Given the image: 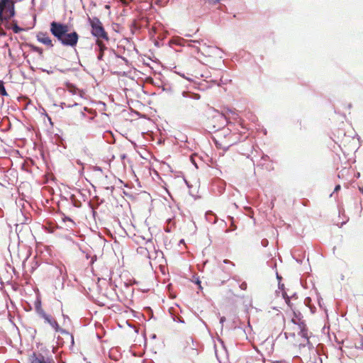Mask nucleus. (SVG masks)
I'll return each mask as SVG.
<instances>
[{"label":"nucleus","mask_w":363,"mask_h":363,"mask_svg":"<svg viewBox=\"0 0 363 363\" xmlns=\"http://www.w3.org/2000/svg\"><path fill=\"white\" fill-rule=\"evenodd\" d=\"M50 31L64 46L74 48L77 45L79 34L75 30L69 33V26L65 23L52 21L50 24Z\"/></svg>","instance_id":"f257e3e1"},{"label":"nucleus","mask_w":363,"mask_h":363,"mask_svg":"<svg viewBox=\"0 0 363 363\" xmlns=\"http://www.w3.org/2000/svg\"><path fill=\"white\" fill-rule=\"evenodd\" d=\"M212 112L213 123H218L217 127L215 125H213V128H216L215 131L224 127L230 118L235 119L238 116L237 110L230 107H223L220 111L212 108Z\"/></svg>","instance_id":"f03ea898"},{"label":"nucleus","mask_w":363,"mask_h":363,"mask_svg":"<svg viewBox=\"0 0 363 363\" xmlns=\"http://www.w3.org/2000/svg\"><path fill=\"white\" fill-rule=\"evenodd\" d=\"M88 22L91 28V33L97 39L102 38L108 40L109 38L108 33L105 30L102 23L97 17L88 18Z\"/></svg>","instance_id":"7ed1b4c3"},{"label":"nucleus","mask_w":363,"mask_h":363,"mask_svg":"<svg viewBox=\"0 0 363 363\" xmlns=\"http://www.w3.org/2000/svg\"><path fill=\"white\" fill-rule=\"evenodd\" d=\"M30 363H55L52 359L45 358L43 354H36L35 352L30 356Z\"/></svg>","instance_id":"20e7f679"},{"label":"nucleus","mask_w":363,"mask_h":363,"mask_svg":"<svg viewBox=\"0 0 363 363\" xmlns=\"http://www.w3.org/2000/svg\"><path fill=\"white\" fill-rule=\"evenodd\" d=\"M15 3L16 0H0V6H6V13H10V16H15Z\"/></svg>","instance_id":"39448f33"},{"label":"nucleus","mask_w":363,"mask_h":363,"mask_svg":"<svg viewBox=\"0 0 363 363\" xmlns=\"http://www.w3.org/2000/svg\"><path fill=\"white\" fill-rule=\"evenodd\" d=\"M36 38L38 42L45 45L49 48H52L54 46L52 40L46 33L39 32L37 34Z\"/></svg>","instance_id":"423d86ee"},{"label":"nucleus","mask_w":363,"mask_h":363,"mask_svg":"<svg viewBox=\"0 0 363 363\" xmlns=\"http://www.w3.org/2000/svg\"><path fill=\"white\" fill-rule=\"evenodd\" d=\"M40 317L44 319L45 323H48L54 330L60 329V325L50 315H48L45 312L40 315Z\"/></svg>","instance_id":"0eeeda50"},{"label":"nucleus","mask_w":363,"mask_h":363,"mask_svg":"<svg viewBox=\"0 0 363 363\" xmlns=\"http://www.w3.org/2000/svg\"><path fill=\"white\" fill-rule=\"evenodd\" d=\"M13 16H10V13H6V6H0V21L1 23H8L9 19Z\"/></svg>","instance_id":"6e6552de"},{"label":"nucleus","mask_w":363,"mask_h":363,"mask_svg":"<svg viewBox=\"0 0 363 363\" xmlns=\"http://www.w3.org/2000/svg\"><path fill=\"white\" fill-rule=\"evenodd\" d=\"M50 139V142L52 143V145H56L57 148L62 147L63 149L66 148V145L65 144V141L63 138H49Z\"/></svg>","instance_id":"1a4fd4ad"},{"label":"nucleus","mask_w":363,"mask_h":363,"mask_svg":"<svg viewBox=\"0 0 363 363\" xmlns=\"http://www.w3.org/2000/svg\"><path fill=\"white\" fill-rule=\"evenodd\" d=\"M34 306L35 312L39 316L45 313L44 310L42 308L41 299L39 296H37L34 303Z\"/></svg>","instance_id":"9d476101"},{"label":"nucleus","mask_w":363,"mask_h":363,"mask_svg":"<svg viewBox=\"0 0 363 363\" xmlns=\"http://www.w3.org/2000/svg\"><path fill=\"white\" fill-rule=\"evenodd\" d=\"M205 217L206 220L211 224H215L217 223L218 218L216 216V214L211 211H207L205 214Z\"/></svg>","instance_id":"9b49d317"},{"label":"nucleus","mask_w":363,"mask_h":363,"mask_svg":"<svg viewBox=\"0 0 363 363\" xmlns=\"http://www.w3.org/2000/svg\"><path fill=\"white\" fill-rule=\"evenodd\" d=\"M182 95L184 98H189V99H192L194 100H199L201 98V96L199 94L193 93V92L188 91H183L182 92Z\"/></svg>","instance_id":"f8f14e48"},{"label":"nucleus","mask_w":363,"mask_h":363,"mask_svg":"<svg viewBox=\"0 0 363 363\" xmlns=\"http://www.w3.org/2000/svg\"><path fill=\"white\" fill-rule=\"evenodd\" d=\"M216 147H218V148H220V149H223V150L226 151L228 150V148L233 145L234 143H235L236 142H233L231 143H229V144H227V145H222L221 143H220V141L218 140H217L216 138H212Z\"/></svg>","instance_id":"ddd939ff"},{"label":"nucleus","mask_w":363,"mask_h":363,"mask_svg":"<svg viewBox=\"0 0 363 363\" xmlns=\"http://www.w3.org/2000/svg\"><path fill=\"white\" fill-rule=\"evenodd\" d=\"M291 322L295 324V325H297L300 329V330H308L307 328V325L305 323L304 320H301L300 321H296L295 320V318H292L291 319Z\"/></svg>","instance_id":"4468645a"},{"label":"nucleus","mask_w":363,"mask_h":363,"mask_svg":"<svg viewBox=\"0 0 363 363\" xmlns=\"http://www.w3.org/2000/svg\"><path fill=\"white\" fill-rule=\"evenodd\" d=\"M227 218L229 221H230L231 223L230 226L225 230V233H230L235 230L237 229V226L234 223V218L230 216H228Z\"/></svg>","instance_id":"2eb2a0df"},{"label":"nucleus","mask_w":363,"mask_h":363,"mask_svg":"<svg viewBox=\"0 0 363 363\" xmlns=\"http://www.w3.org/2000/svg\"><path fill=\"white\" fill-rule=\"evenodd\" d=\"M307 331L308 330H300L298 335L306 340V344L310 347L312 346V345L309 340V337L308 336Z\"/></svg>","instance_id":"dca6fc26"},{"label":"nucleus","mask_w":363,"mask_h":363,"mask_svg":"<svg viewBox=\"0 0 363 363\" xmlns=\"http://www.w3.org/2000/svg\"><path fill=\"white\" fill-rule=\"evenodd\" d=\"M70 199L72 201V205L74 207L79 208L82 206V203L79 200H78L74 195H72L70 196Z\"/></svg>","instance_id":"f3484780"},{"label":"nucleus","mask_w":363,"mask_h":363,"mask_svg":"<svg viewBox=\"0 0 363 363\" xmlns=\"http://www.w3.org/2000/svg\"><path fill=\"white\" fill-rule=\"evenodd\" d=\"M311 302H312V300L310 297H306L304 300V303L306 306L309 307L310 309H311V311L312 313H313L315 311V306H311Z\"/></svg>","instance_id":"a211bd4d"},{"label":"nucleus","mask_w":363,"mask_h":363,"mask_svg":"<svg viewBox=\"0 0 363 363\" xmlns=\"http://www.w3.org/2000/svg\"><path fill=\"white\" fill-rule=\"evenodd\" d=\"M30 50L33 52H38L39 55H42L43 53V50L41 48H39L38 46H35L33 44L28 45Z\"/></svg>","instance_id":"6ab92c4d"},{"label":"nucleus","mask_w":363,"mask_h":363,"mask_svg":"<svg viewBox=\"0 0 363 363\" xmlns=\"http://www.w3.org/2000/svg\"><path fill=\"white\" fill-rule=\"evenodd\" d=\"M200 44H201L200 40H190L189 43H188V45L189 47L194 48L197 52H199V48L198 47L197 45H200Z\"/></svg>","instance_id":"aec40b11"},{"label":"nucleus","mask_w":363,"mask_h":363,"mask_svg":"<svg viewBox=\"0 0 363 363\" xmlns=\"http://www.w3.org/2000/svg\"><path fill=\"white\" fill-rule=\"evenodd\" d=\"M96 45L99 47V52H104V51L106 50V45L102 42H101L99 39L96 40Z\"/></svg>","instance_id":"412c9836"},{"label":"nucleus","mask_w":363,"mask_h":363,"mask_svg":"<svg viewBox=\"0 0 363 363\" xmlns=\"http://www.w3.org/2000/svg\"><path fill=\"white\" fill-rule=\"evenodd\" d=\"M292 318H295L296 321H300L303 318V315L301 313L298 311H294V317Z\"/></svg>","instance_id":"4be33fe9"},{"label":"nucleus","mask_w":363,"mask_h":363,"mask_svg":"<svg viewBox=\"0 0 363 363\" xmlns=\"http://www.w3.org/2000/svg\"><path fill=\"white\" fill-rule=\"evenodd\" d=\"M0 95H1V96H7L8 95L2 80H0Z\"/></svg>","instance_id":"5701e85b"},{"label":"nucleus","mask_w":363,"mask_h":363,"mask_svg":"<svg viewBox=\"0 0 363 363\" xmlns=\"http://www.w3.org/2000/svg\"><path fill=\"white\" fill-rule=\"evenodd\" d=\"M7 28H11L14 33H18L21 30H23V29L21 27H19L17 25V23H15L11 28H10V27H7Z\"/></svg>","instance_id":"b1692460"},{"label":"nucleus","mask_w":363,"mask_h":363,"mask_svg":"<svg viewBox=\"0 0 363 363\" xmlns=\"http://www.w3.org/2000/svg\"><path fill=\"white\" fill-rule=\"evenodd\" d=\"M67 87L69 89L70 92H72L74 94H76L77 88L74 85H73L71 83H67Z\"/></svg>","instance_id":"393cba45"},{"label":"nucleus","mask_w":363,"mask_h":363,"mask_svg":"<svg viewBox=\"0 0 363 363\" xmlns=\"http://www.w3.org/2000/svg\"><path fill=\"white\" fill-rule=\"evenodd\" d=\"M173 320L175 322H178V323H184V318L182 316H180V315L174 316L173 318Z\"/></svg>","instance_id":"a878e982"},{"label":"nucleus","mask_w":363,"mask_h":363,"mask_svg":"<svg viewBox=\"0 0 363 363\" xmlns=\"http://www.w3.org/2000/svg\"><path fill=\"white\" fill-rule=\"evenodd\" d=\"M75 226H76V223L72 219L69 220L67 224V227L70 229H73Z\"/></svg>","instance_id":"bb28decb"},{"label":"nucleus","mask_w":363,"mask_h":363,"mask_svg":"<svg viewBox=\"0 0 363 363\" xmlns=\"http://www.w3.org/2000/svg\"><path fill=\"white\" fill-rule=\"evenodd\" d=\"M283 297L285 300V302L288 304V306H291V301L289 296L286 294V292H283Z\"/></svg>","instance_id":"cd10ccee"},{"label":"nucleus","mask_w":363,"mask_h":363,"mask_svg":"<svg viewBox=\"0 0 363 363\" xmlns=\"http://www.w3.org/2000/svg\"><path fill=\"white\" fill-rule=\"evenodd\" d=\"M261 245H262V247H267V246H268V245H269V241H268V240H267V239H266V238L262 239V241H261Z\"/></svg>","instance_id":"c85d7f7f"},{"label":"nucleus","mask_w":363,"mask_h":363,"mask_svg":"<svg viewBox=\"0 0 363 363\" xmlns=\"http://www.w3.org/2000/svg\"><path fill=\"white\" fill-rule=\"evenodd\" d=\"M341 189V186L340 184H337L335 186V189H334V191L333 193H332L330 195V197H332L333 196V194L335 193V192H337L338 191H340Z\"/></svg>","instance_id":"c756f323"},{"label":"nucleus","mask_w":363,"mask_h":363,"mask_svg":"<svg viewBox=\"0 0 363 363\" xmlns=\"http://www.w3.org/2000/svg\"><path fill=\"white\" fill-rule=\"evenodd\" d=\"M97 259V256L96 255H94L91 257L90 259V264L92 265Z\"/></svg>","instance_id":"7c9ffc66"},{"label":"nucleus","mask_w":363,"mask_h":363,"mask_svg":"<svg viewBox=\"0 0 363 363\" xmlns=\"http://www.w3.org/2000/svg\"><path fill=\"white\" fill-rule=\"evenodd\" d=\"M55 330L56 332H60L61 334H69V333L66 330L61 328L60 327V329H55Z\"/></svg>","instance_id":"2f4dec72"},{"label":"nucleus","mask_w":363,"mask_h":363,"mask_svg":"<svg viewBox=\"0 0 363 363\" xmlns=\"http://www.w3.org/2000/svg\"><path fill=\"white\" fill-rule=\"evenodd\" d=\"M225 321V318L224 316L220 317V328L223 329V323Z\"/></svg>","instance_id":"473e14b6"},{"label":"nucleus","mask_w":363,"mask_h":363,"mask_svg":"<svg viewBox=\"0 0 363 363\" xmlns=\"http://www.w3.org/2000/svg\"><path fill=\"white\" fill-rule=\"evenodd\" d=\"M347 171L348 170L346 168L343 169L341 172H340L338 173V174H337L338 177L341 178L342 177H343L345 172H347Z\"/></svg>","instance_id":"72a5a7b5"},{"label":"nucleus","mask_w":363,"mask_h":363,"mask_svg":"<svg viewBox=\"0 0 363 363\" xmlns=\"http://www.w3.org/2000/svg\"><path fill=\"white\" fill-rule=\"evenodd\" d=\"M62 221H63L64 223H67V222L68 223V221H69V220H72V218H69V217H68V216H65V215L63 216V217L62 218Z\"/></svg>","instance_id":"f704fd0d"},{"label":"nucleus","mask_w":363,"mask_h":363,"mask_svg":"<svg viewBox=\"0 0 363 363\" xmlns=\"http://www.w3.org/2000/svg\"><path fill=\"white\" fill-rule=\"evenodd\" d=\"M240 288L242 289V290H246L247 289V283L245 281L242 282L240 285Z\"/></svg>","instance_id":"c9c22d12"},{"label":"nucleus","mask_w":363,"mask_h":363,"mask_svg":"<svg viewBox=\"0 0 363 363\" xmlns=\"http://www.w3.org/2000/svg\"><path fill=\"white\" fill-rule=\"evenodd\" d=\"M77 104L75 103V104H74L72 105H68L67 107H72V106H77ZM64 106H67L66 104L64 103V102L61 103V107L63 108Z\"/></svg>","instance_id":"e433bc0d"},{"label":"nucleus","mask_w":363,"mask_h":363,"mask_svg":"<svg viewBox=\"0 0 363 363\" xmlns=\"http://www.w3.org/2000/svg\"><path fill=\"white\" fill-rule=\"evenodd\" d=\"M164 138H158V140H157V143L158 145H161V144L164 143Z\"/></svg>","instance_id":"4c0bfd02"},{"label":"nucleus","mask_w":363,"mask_h":363,"mask_svg":"<svg viewBox=\"0 0 363 363\" xmlns=\"http://www.w3.org/2000/svg\"><path fill=\"white\" fill-rule=\"evenodd\" d=\"M6 32L2 28H0V36H6Z\"/></svg>","instance_id":"58836bf2"},{"label":"nucleus","mask_w":363,"mask_h":363,"mask_svg":"<svg viewBox=\"0 0 363 363\" xmlns=\"http://www.w3.org/2000/svg\"><path fill=\"white\" fill-rule=\"evenodd\" d=\"M126 139H128V138H125ZM127 143H130L131 145H133L135 147V149H136V147H137V145L135 142L130 140H127Z\"/></svg>","instance_id":"ea45409f"},{"label":"nucleus","mask_w":363,"mask_h":363,"mask_svg":"<svg viewBox=\"0 0 363 363\" xmlns=\"http://www.w3.org/2000/svg\"><path fill=\"white\" fill-rule=\"evenodd\" d=\"M356 347L357 349H359V350H362L363 349V337H362V340L360 341V345L359 346H357Z\"/></svg>","instance_id":"a19ab883"},{"label":"nucleus","mask_w":363,"mask_h":363,"mask_svg":"<svg viewBox=\"0 0 363 363\" xmlns=\"http://www.w3.org/2000/svg\"><path fill=\"white\" fill-rule=\"evenodd\" d=\"M262 160L267 161V160H269V157L267 155H263L262 156Z\"/></svg>","instance_id":"79ce46f5"},{"label":"nucleus","mask_w":363,"mask_h":363,"mask_svg":"<svg viewBox=\"0 0 363 363\" xmlns=\"http://www.w3.org/2000/svg\"><path fill=\"white\" fill-rule=\"evenodd\" d=\"M94 171H99V172H102V169L101 167H99V166H94Z\"/></svg>","instance_id":"37998d69"},{"label":"nucleus","mask_w":363,"mask_h":363,"mask_svg":"<svg viewBox=\"0 0 363 363\" xmlns=\"http://www.w3.org/2000/svg\"><path fill=\"white\" fill-rule=\"evenodd\" d=\"M223 263L225 264H232L233 266H234L235 264H233V262H232L231 261H230L229 259H224L223 260Z\"/></svg>","instance_id":"c03bdc74"},{"label":"nucleus","mask_w":363,"mask_h":363,"mask_svg":"<svg viewBox=\"0 0 363 363\" xmlns=\"http://www.w3.org/2000/svg\"><path fill=\"white\" fill-rule=\"evenodd\" d=\"M103 56H104V52H99V55H98V57H97L98 60H102V58H103Z\"/></svg>","instance_id":"a18cd8bd"},{"label":"nucleus","mask_w":363,"mask_h":363,"mask_svg":"<svg viewBox=\"0 0 363 363\" xmlns=\"http://www.w3.org/2000/svg\"><path fill=\"white\" fill-rule=\"evenodd\" d=\"M115 142H116V139H115V138H112V140H111V141H108H108H106V143L107 144H113V143H115Z\"/></svg>","instance_id":"49530a36"},{"label":"nucleus","mask_w":363,"mask_h":363,"mask_svg":"<svg viewBox=\"0 0 363 363\" xmlns=\"http://www.w3.org/2000/svg\"><path fill=\"white\" fill-rule=\"evenodd\" d=\"M349 220V218H346L345 220L341 222L340 225L339 227H342L343 225H345L347 221Z\"/></svg>","instance_id":"de8ad7c7"},{"label":"nucleus","mask_w":363,"mask_h":363,"mask_svg":"<svg viewBox=\"0 0 363 363\" xmlns=\"http://www.w3.org/2000/svg\"><path fill=\"white\" fill-rule=\"evenodd\" d=\"M195 283L198 285H199V286L201 287V281L199 280V278H196V280H195Z\"/></svg>","instance_id":"09e8293b"},{"label":"nucleus","mask_w":363,"mask_h":363,"mask_svg":"<svg viewBox=\"0 0 363 363\" xmlns=\"http://www.w3.org/2000/svg\"><path fill=\"white\" fill-rule=\"evenodd\" d=\"M211 3H213V4H217L218 3L220 0H208Z\"/></svg>","instance_id":"8fccbe9b"},{"label":"nucleus","mask_w":363,"mask_h":363,"mask_svg":"<svg viewBox=\"0 0 363 363\" xmlns=\"http://www.w3.org/2000/svg\"><path fill=\"white\" fill-rule=\"evenodd\" d=\"M178 74H179L180 76H182V77H184V78L186 79L187 80H189V81H191V79L190 78L185 77V76H184V74H180V73H178Z\"/></svg>","instance_id":"3c124183"},{"label":"nucleus","mask_w":363,"mask_h":363,"mask_svg":"<svg viewBox=\"0 0 363 363\" xmlns=\"http://www.w3.org/2000/svg\"><path fill=\"white\" fill-rule=\"evenodd\" d=\"M284 285L283 284L279 283V288L281 290L284 289Z\"/></svg>","instance_id":"603ef678"},{"label":"nucleus","mask_w":363,"mask_h":363,"mask_svg":"<svg viewBox=\"0 0 363 363\" xmlns=\"http://www.w3.org/2000/svg\"><path fill=\"white\" fill-rule=\"evenodd\" d=\"M26 311H30L32 310V307L30 304H28V307H27V308H25Z\"/></svg>","instance_id":"864d4df0"},{"label":"nucleus","mask_w":363,"mask_h":363,"mask_svg":"<svg viewBox=\"0 0 363 363\" xmlns=\"http://www.w3.org/2000/svg\"><path fill=\"white\" fill-rule=\"evenodd\" d=\"M26 311H30L32 310V307L30 304H28V307H27V308H25Z\"/></svg>","instance_id":"5fc2aeb1"},{"label":"nucleus","mask_w":363,"mask_h":363,"mask_svg":"<svg viewBox=\"0 0 363 363\" xmlns=\"http://www.w3.org/2000/svg\"><path fill=\"white\" fill-rule=\"evenodd\" d=\"M125 158H126V155H125V154H122V155H121V159L122 160H124V159H125Z\"/></svg>","instance_id":"6e6d98bb"},{"label":"nucleus","mask_w":363,"mask_h":363,"mask_svg":"<svg viewBox=\"0 0 363 363\" xmlns=\"http://www.w3.org/2000/svg\"><path fill=\"white\" fill-rule=\"evenodd\" d=\"M182 139H185V140H181L182 142H186V143H188V137H186V138H182Z\"/></svg>","instance_id":"4d7b16f0"},{"label":"nucleus","mask_w":363,"mask_h":363,"mask_svg":"<svg viewBox=\"0 0 363 363\" xmlns=\"http://www.w3.org/2000/svg\"><path fill=\"white\" fill-rule=\"evenodd\" d=\"M91 256H92V255H91L89 253H86V258L87 259H91Z\"/></svg>","instance_id":"13d9d810"},{"label":"nucleus","mask_w":363,"mask_h":363,"mask_svg":"<svg viewBox=\"0 0 363 363\" xmlns=\"http://www.w3.org/2000/svg\"><path fill=\"white\" fill-rule=\"evenodd\" d=\"M77 163L78 164H79V165H82V166L83 165V163H82L79 160H77Z\"/></svg>","instance_id":"bf43d9fd"},{"label":"nucleus","mask_w":363,"mask_h":363,"mask_svg":"<svg viewBox=\"0 0 363 363\" xmlns=\"http://www.w3.org/2000/svg\"><path fill=\"white\" fill-rule=\"evenodd\" d=\"M277 278L278 280H281V277L278 273H277Z\"/></svg>","instance_id":"052dcab7"},{"label":"nucleus","mask_w":363,"mask_h":363,"mask_svg":"<svg viewBox=\"0 0 363 363\" xmlns=\"http://www.w3.org/2000/svg\"><path fill=\"white\" fill-rule=\"evenodd\" d=\"M114 159H115V155H111V159H110V162H111V161H113Z\"/></svg>","instance_id":"680f3d73"},{"label":"nucleus","mask_w":363,"mask_h":363,"mask_svg":"<svg viewBox=\"0 0 363 363\" xmlns=\"http://www.w3.org/2000/svg\"><path fill=\"white\" fill-rule=\"evenodd\" d=\"M146 309H147V311H150V312L152 313V309L150 307H147Z\"/></svg>","instance_id":"e2e57ef3"},{"label":"nucleus","mask_w":363,"mask_h":363,"mask_svg":"<svg viewBox=\"0 0 363 363\" xmlns=\"http://www.w3.org/2000/svg\"><path fill=\"white\" fill-rule=\"evenodd\" d=\"M342 212H344V210L343 209H341L340 208H339V214L340 215L342 213Z\"/></svg>","instance_id":"0e129e2a"},{"label":"nucleus","mask_w":363,"mask_h":363,"mask_svg":"<svg viewBox=\"0 0 363 363\" xmlns=\"http://www.w3.org/2000/svg\"><path fill=\"white\" fill-rule=\"evenodd\" d=\"M108 150L109 152H110V151H111V150H112V147H111V146H108Z\"/></svg>","instance_id":"69168bd1"},{"label":"nucleus","mask_w":363,"mask_h":363,"mask_svg":"<svg viewBox=\"0 0 363 363\" xmlns=\"http://www.w3.org/2000/svg\"><path fill=\"white\" fill-rule=\"evenodd\" d=\"M320 303H322V301H320V300L319 299V300H318V304L320 305V306H321V304H320Z\"/></svg>","instance_id":"338daca9"},{"label":"nucleus","mask_w":363,"mask_h":363,"mask_svg":"<svg viewBox=\"0 0 363 363\" xmlns=\"http://www.w3.org/2000/svg\"><path fill=\"white\" fill-rule=\"evenodd\" d=\"M359 191L363 194V188H359Z\"/></svg>","instance_id":"774afa93"}]
</instances>
